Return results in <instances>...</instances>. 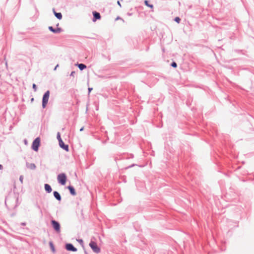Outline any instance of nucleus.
<instances>
[{"mask_svg": "<svg viewBox=\"0 0 254 254\" xmlns=\"http://www.w3.org/2000/svg\"><path fill=\"white\" fill-rule=\"evenodd\" d=\"M66 176L64 173H61L58 175L57 180L59 184L64 185L66 181Z\"/></svg>", "mask_w": 254, "mask_h": 254, "instance_id": "1", "label": "nucleus"}, {"mask_svg": "<svg viewBox=\"0 0 254 254\" xmlns=\"http://www.w3.org/2000/svg\"><path fill=\"white\" fill-rule=\"evenodd\" d=\"M50 97V91H47L44 94L42 98V107L45 108L48 102Z\"/></svg>", "mask_w": 254, "mask_h": 254, "instance_id": "2", "label": "nucleus"}, {"mask_svg": "<svg viewBox=\"0 0 254 254\" xmlns=\"http://www.w3.org/2000/svg\"><path fill=\"white\" fill-rule=\"evenodd\" d=\"M51 224L52 225V227L57 233H60L61 232L60 224L58 221L55 220H52Z\"/></svg>", "mask_w": 254, "mask_h": 254, "instance_id": "3", "label": "nucleus"}, {"mask_svg": "<svg viewBox=\"0 0 254 254\" xmlns=\"http://www.w3.org/2000/svg\"><path fill=\"white\" fill-rule=\"evenodd\" d=\"M89 246L91 247V248L92 249L94 252L95 253L98 254L100 253L101 249L100 248L97 246L96 242L93 241H91L89 243Z\"/></svg>", "mask_w": 254, "mask_h": 254, "instance_id": "4", "label": "nucleus"}, {"mask_svg": "<svg viewBox=\"0 0 254 254\" xmlns=\"http://www.w3.org/2000/svg\"><path fill=\"white\" fill-rule=\"evenodd\" d=\"M40 143V139L39 137H37L33 142L32 144V148L34 151H38Z\"/></svg>", "mask_w": 254, "mask_h": 254, "instance_id": "5", "label": "nucleus"}, {"mask_svg": "<svg viewBox=\"0 0 254 254\" xmlns=\"http://www.w3.org/2000/svg\"><path fill=\"white\" fill-rule=\"evenodd\" d=\"M65 248L66 250L68 251L71 252H76L77 251V249L73 246L72 244H67L65 245Z\"/></svg>", "mask_w": 254, "mask_h": 254, "instance_id": "6", "label": "nucleus"}, {"mask_svg": "<svg viewBox=\"0 0 254 254\" xmlns=\"http://www.w3.org/2000/svg\"><path fill=\"white\" fill-rule=\"evenodd\" d=\"M60 146L65 150L66 151H68L69 147L68 145H66L64 143L62 138H60V141H59Z\"/></svg>", "mask_w": 254, "mask_h": 254, "instance_id": "7", "label": "nucleus"}, {"mask_svg": "<svg viewBox=\"0 0 254 254\" xmlns=\"http://www.w3.org/2000/svg\"><path fill=\"white\" fill-rule=\"evenodd\" d=\"M93 21H95L96 20L98 19H100L101 18L100 14L96 11H94L93 12Z\"/></svg>", "mask_w": 254, "mask_h": 254, "instance_id": "8", "label": "nucleus"}, {"mask_svg": "<svg viewBox=\"0 0 254 254\" xmlns=\"http://www.w3.org/2000/svg\"><path fill=\"white\" fill-rule=\"evenodd\" d=\"M53 194L54 197L57 199L58 201H61L62 199L61 196L60 194L57 191H54L53 192Z\"/></svg>", "mask_w": 254, "mask_h": 254, "instance_id": "9", "label": "nucleus"}, {"mask_svg": "<svg viewBox=\"0 0 254 254\" xmlns=\"http://www.w3.org/2000/svg\"><path fill=\"white\" fill-rule=\"evenodd\" d=\"M67 189L69 190L70 194L72 195H76V192L73 187L69 186L67 187Z\"/></svg>", "mask_w": 254, "mask_h": 254, "instance_id": "10", "label": "nucleus"}, {"mask_svg": "<svg viewBox=\"0 0 254 254\" xmlns=\"http://www.w3.org/2000/svg\"><path fill=\"white\" fill-rule=\"evenodd\" d=\"M44 187L47 192L50 193L52 191V188L50 185L46 184H45Z\"/></svg>", "mask_w": 254, "mask_h": 254, "instance_id": "11", "label": "nucleus"}, {"mask_svg": "<svg viewBox=\"0 0 254 254\" xmlns=\"http://www.w3.org/2000/svg\"><path fill=\"white\" fill-rule=\"evenodd\" d=\"M26 167L31 170H34L36 168V165L34 163H26Z\"/></svg>", "mask_w": 254, "mask_h": 254, "instance_id": "12", "label": "nucleus"}, {"mask_svg": "<svg viewBox=\"0 0 254 254\" xmlns=\"http://www.w3.org/2000/svg\"><path fill=\"white\" fill-rule=\"evenodd\" d=\"M54 13L55 16L59 19L62 18V14L61 12H56L54 9H53Z\"/></svg>", "mask_w": 254, "mask_h": 254, "instance_id": "13", "label": "nucleus"}, {"mask_svg": "<svg viewBox=\"0 0 254 254\" xmlns=\"http://www.w3.org/2000/svg\"><path fill=\"white\" fill-rule=\"evenodd\" d=\"M77 65L80 70H82L86 68V65L83 64H78Z\"/></svg>", "mask_w": 254, "mask_h": 254, "instance_id": "14", "label": "nucleus"}, {"mask_svg": "<svg viewBox=\"0 0 254 254\" xmlns=\"http://www.w3.org/2000/svg\"><path fill=\"white\" fill-rule=\"evenodd\" d=\"M144 3H145V4L146 6H148V7H149L151 8H153V4H150V3H149V1H148V0H145L144 1Z\"/></svg>", "mask_w": 254, "mask_h": 254, "instance_id": "15", "label": "nucleus"}, {"mask_svg": "<svg viewBox=\"0 0 254 254\" xmlns=\"http://www.w3.org/2000/svg\"><path fill=\"white\" fill-rule=\"evenodd\" d=\"M49 30L54 33H55L56 28H53L52 26H49L48 27Z\"/></svg>", "mask_w": 254, "mask_h": 254, "instance_id": "16", "label": "nucleus"}, {"mask_svg": "<svg viewBox=\"0 0 254 254\" xmlns=\"http://www.w3.org/2000/svg\"><path fill=\"white\" fill-rule=\"evenodd\" d=\"M62 31V29L61 28L58 27L57 28H56L55 33H60Z\"/></svg>", "mask_w": 254, "mask_h": 254, "instance_id": "17", "label": "nucleus"}, {"mask_svg": "<svg viewBox=\"0 0 254 254\" xmlns=\"http://www.w3.org/2000/svg\"><path fill=\"white\" fill-rule=\"evenodd\" d=\"M174 21L177 22L178 23H179L181 21V19L179 17H176L174 19Z\"/></svg>", "mask_w": 254, "mask_h": 254, "instance_id": "18", "label": "nucleus"}, {"mask_svg": "<svg viewBox=\"0 0 254 254\" xmlns=\"http://www.w3.org/2000/svg\"><path fill=\"white\" fill-rule=\"evenodd\" d=\"M171 65L172 67H174V68H176V67H177V63H176V62H173L171 64Z\"/></svg>", "mask_w": 254, "mask_h": 254, "instance_id": "19", "label": "nucleus"}, {"mask_svg": "<svg viewBox=\"0 0 254 254\" xmlns=\"http://www.w3.org/2000/svg\"><path fill=\"white\" fill-rule=\"evenodd\" d=\"M32 88L34 89V91H36V90H37V86H36V85L35 84H34V83L33 84Z\"/></svg>", "mask_w": 254, "mask_h": 254, "instance_id": "20", "label": "nucleus"}, {"mask_svg": "<svg viewBox=\"0 0 254 254\" xmlns=\"http://www.w3.org/2000/svg\"><path fill=\"white\" fill-rule=\"evenodd\" d=\"M50 244L51 249H52V250L53 251H55V249H54V245H53V243L52 242H50Z\"/></svg>", "mask_w": 254, "mask_h": 254, "instance_id": "21", "label": "nucleus"}, {"mask_svg": "<svg viewBox=\"0 0 254 254\" xmlns=\"http://www.w3.org/2000/svg\"><path fill=\"white\" fill-rule=\"evenodd\" d=\"M23 177L22 176H20L19 177V180L21 183H23Z\"/></svg>", "mask_w": 254, "mask_h": 254, "instance_id": "22", "label": "nucleus"}, {"mask_svg": "<svg viewBox=\"0 0 254 254\" xmlns=\"http://www.w3.org/2000/svg\"><path fill=\"white\" fill-rule=\"evenodd\" d=\"M57 138H58L59 141H60V138H61V136H60V134L59 132L58 133Z\"/></svg>", "mask_w": 254, "mask_h": 254, "instance_id": "23", "label": "nucleus"}, {"mask_svg": "<svg viewBox=\"0 0 254 254\" xmlns=\"http://www.w3.org/2000/svg\"><path fill=\"white\" fill-rule=\"evenodd\" d=\"M75 74V72L74 71H72L70 73V76H74Z\"/></svg>", "mask_w": 254, "mask_h": 254, "instance_id": "24", "label": "nucleus"}, {"mask_svg": "<svg viewBox=\"0 0 254 254\" xmlns=\"http://www.w3.org/2000/svg\"><path fill=\"white\" fill-rule=\"evenodd\" d=\"M20 225L22 226H24L26 225V223L25 222H22L21 223Z\"/></svg>", "mask_w": 254, "mask_h": 254, "instance_id": "25", "label": "nucleus"}, {"mask_svg": "<svg viewBox=\"0 0 254 254\" xmlns=\"http://www.w3.org/2000/svg\"><path fill=\"white\" fill-rule=\"evenodd\" d=\"M133 157H134V155L132 154H130L129 155V157L128 158H133Z\"/></svg>", "mask_w": 254, "mask_h": 254, "instance_id": "26", "label": "nucleus"}, {"mask_svg": "<svg viewBox=\"0 0 254 254\" xmlns=\"http://www.w3.org/2000/svg\"><path fill=\"white\" fill-rule=\"evenodd\" d=\"M92 89H93V88H90V87H89V88H88V93H89L91 91V90H92Z\"/></svg>", "mask_w": 254, "mask_h": 254, "instance_id": "27", "label": "nucleus"}, {"mask_svg": "<svg viewBox=\"0 0 254 254\" xmlns=\"http://www.w3.org/2000/svg\"><path fill=\"white\" fill-rule=\"evenodd\" d=\"M117 3L120 6V7H122V5H121V2H120V1L118 0L117 1Z\"/></svg>", "mask_w": 254, "mask_h": 254, "instance_id": "28", "label": "nucleus"}, {"mask_svg": "<svg viewBox=\"0 0 254 254\" xmlns=\"http://www.w3.org/2000/svg\"><path fill=\"white\" fill-rule=\"evenodd\" d=\"M122 18L120 17V16H118L116 18V20H119V19H121Z\"/></svg>", "mask_w": 254, "mask_h": 254, "instance_id": "29", "label": "nucleus"}, {"mask_svg": "<svg viewBox=\"0 0 254 254\" xmlns=\"http://www.w3.org/2000/svg\"><path fill=\"white\" fill-rule=\"evenodd\" d=\"M58 66H59V64H57V65L55 66V68H54V70H56V69L57 68V67H58Z\"/></svg>", "mask_w": 254, "mask_h": 254, "instance_id": "30", "label": "nucleus"}, {"mask_svg": "<svg viewBox=\"0 0 254 254\" xmlns=\"http://www.w3.org/2000/svg\"><path fill=\"white\" fill-rule=\"evenodd\" d=\"M84 129V127H82L80 129V131H82V130H83Z\"/></svg>", "mask_w": 254, "mask_h": 254, "instance_id": "31", "label": "nucleus"}, {"mask_svg": "<svg viewBox=\"0 0 254 254\" xmlns=\"http://www.w3.org/2000/svg\"><path fill=\"white\" fill-rule=\"evenodd\" d=\"M3 168V166L2 165L0 164V170Z\"/></svg>", "mask_w": 254, "mask_h": 254, "instance_id": "32", "label": "nucleus"}, {"mask_svg": "<svg viewBox=\"0 0 254 254\" xmlns=\"http://www.w3.org/2000/svg\"><path fill=\"white\" fill-rule=\"evenodd\" d=\"M134 165H135L134 164H132L131 166H129L128 168H130V167H131L132 166H134Z\"/></svg>", "mask_w": 254, "mask_h": 254, "instance_id": "33", "label": "nucleus"}, {"mask_svg": "<svg viewBox=\"0 0 254 254\" xmlns=\"http://www.w3.org/2000/svg\"><path fill=\"white\" fill-rule=\"evenodd\" d=\"M31 102L33 101H34V98H32L31 99Z\"/></svg>", "mask_w": 254, "mask_h": 254, "instance_id": "34", "label": "nucleus"}, {"mask_svg": "<svg viewBox=\"0 0 254 254\" xmlns=\"http://www.w3.org/2000/svg\"><path fill=\"white\" fill-rule=\"evenodd\" d=\"M127 14H128V15H131V14H130V13H127Z\"/></svg>", "mask_w": 254, "mask_h": 254, "instance_id": "35", "label": "nucleus"}, {"mask_svg": "<svg viewBox=\"0 0 254 254\" xmlns=\"http://www.w3.org/2000/svg\"><path fill=\"white\" fill-rule=\"evenodd\" d=\"M108 59H109V60H110V58L108 57Z\"/></svg>", "mask_w": 254, "mask_h": 254, "instance_id": "36", "label": "nucleus"}]
</instances>
